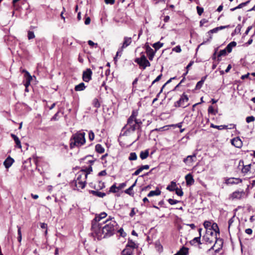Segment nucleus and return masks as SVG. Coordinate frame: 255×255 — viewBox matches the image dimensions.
Masks as SVG:
<instances>
[{
	"instance_id": "nucleus-1",
	"label": "nucleus",
	"mask_w": 255,
	"mask_h": 255,
	"mask_svg": "<svg viewBox=\"0 0 255 255\" xmlns=\"http://www.w3.org/2000/svg\"><path fill=\"white\" fill-rule=\"evenodd\" d=\"M105 225L99 227L98 231L92 232V235L94 238H97L98 240H101L103 238H109L114 235L118 230V225L112 218H110L104 222Z\"/></svg>"
},
{
	"instance_id": "nucleus-2",
	"label": "nucleus",
	"mask_w": 255,
	"mask_h": 255,
	"mask_svg": "<svg viewBox=\"0 0 255 255\" xmlns=\"http://www.w3.org/2000/svg\"><path fill=\"white\" fill-rule=\"evenodd\" d=\"M107 216V214L105 212L101 213L99 215H96L95 217L92 221V232H93V231H98V230H99V227L101 226V223H100V221L102 219L106 218Z\"/></svg>"
},
{
	"instance_id": "nucleus-3",
	"label": "nucleus",
	"mask_w": 255,
	"mask_h": 255,
	"mask_svg": "<svg viewBox=\"0 0 255 255\" xmlns=\"http://www.w3.org/2000/svg\"><path fill=\"white\" fill-rule=\"evenodd\" d=\"M126 129L124 135H127L128 133L134 132L137 129V125L135 122V120L128 119L127 124L123 128L122 130Z\"/></svg>"
},
{
	"instance_id": "nucleus-4",
	"label": "nucleus",
	"mask_w": 255,
	"mask_h": 255,
	"mask_svg": "<svg viewBox=\"0 0 255 255\" xmlns=\"http://www.w3.org/2000/svg\"><path fill=\"white\" fill-rule=\"evenodd\" d=\"M217 238V234L212 230H206L205 234L203 236V240L207 244L214 243Z\"/></svg>"
},
{
	"instance_id": "nucleus-5",
	"label": "nucleus",
	"mask_w": 255,
	"mask_h": 255,
	"mask_svg": "<svg viewBox=\"0 0 255 255\" xmlns=\"http://www.w3.org/2000/svg\"><path fill=\"white\" fill-rule=\"evenodd\" d=\"M189 98L185 93H183L180 96L179 99L175 102L174 104V107L176 108L182 107L185 108L189 106L188 103Z\"/></svg>"
},
{
	"instance_id": "nucleus-6",
	"label": "nucleus",
	"mask_w": 255,
	"mask_h": 255,
	"mask_svg": "<svg viewBox=\"0 0 255 255\" xmlns=\"http://www.w3.org/2000/svg\"><path fill=\"white\" fill-rule=\"evenodd\" d=\"M134 62L136 63L139 65V67L143 70H144L147 67L150 66V62L142 53H141L140 57L135 59Z\"/></svg>"
},
{
	"instance_id": "nucleus-7",
	"label": "nucleus",
	"mask_w": 255,
	"mask_h": 255,
	"mask_svg": "<svg viewBox=\"0 0 255 255\" xmlns=\"http://www.w3.org/2000/svg\"><path fill=\"white\" fill-rule=\"evenodd\" d=\"M251 164L245 165L243 160L239 161L238 168L244 176L250 175L251 173Z\"/></svg>"
},
{
	"instance_id": "nucleus-8",
	"label": "nucleus",
	"mask_w": 255,
	"mask_h": 255,
	"mask_svg": "<svg viewBox=\"0 0 255 255\" xmlns=\"http://www.w3.org/2000/svg\"><path fill=\"white\" fill-rule=\"evenodd\" d=\"M245 196V192L244 190L240 191L236 190L233 192L229 196V199L231 200H241Z\"/></svg>"
},
{
	"instance_id": "nucleus-9",
	"label": "nucleus",
	"mask_w": 255,
	"mask_h": 255,
	"mask_svg": "<svg viewBox=\"0 0 255 255\" xmlns=\"http://www.w3.org/2000/svg\"><path fill=\"white\" fill-rule=\"evenodd\" d=\"M80 144V132L78 131L75 134H73L70 139V146L71 148L76 146L78 147Z\"/></svg>"
},
{
	"instance_id": "nucleus-10",
	"label": "nucleus",
	"mask_w": 255,
	"mask_h": 255,
	"mask_svg": "<svg viewBox=\"0 0 255 255\" xmlns=\"http://www.w3.org/2000/svg\"><path fill=\"white\" fill-rule=\"evenodd\" d=\"M214 245L209 249L215 250L216 253H218L222 249L223 245V240L221 238H217L215 241Z\"/></svg>"
},
{
	"instance_id": "nucleus-11",
	"label": "nucleus",
	"mask_w": 255,
	"mask_h": 255,
	"mask_svg": "<svg viewBox=\"0 0 255 255\" xmlns=\"http://www.w3.org/2000/svg\"><path fill=\"white\" fill-rule=\"evenodd\" d=\"M93 72L90 68H87L83 71L82 74V79L85 82H89L92 80Z\"/></svg>"
},
{
	"instance_id": "nucleus-12",
	"label": "nucleus",
	"mask_w": 255,
	"mask_h": 255,
	"mask_svg": "<svg viewBox=\"0 0 255 255\" xmlns=\"http://www.w3.org/2000/svg\"><path fill=\"white\" fill-rule=\"evenodd\" d=\"M196 153H194L191 155H188L186 158H184L183 162L188 166H191L193 163L196 160Z\"/></svg>"
},
{
	"instance_id": "nucleus-13",
	"label": "nucleus",
	"mask_w": 255,
	"mask_h": 255,
	"mask_svg": "<svg viewBox=\"0 0 255 255\" xmlns=\"http://www.w3.org/2000/svg\"><path fill=\"white\" fill-rule=\"evenodd\" d=\"M145 48L149 60L152 61L154 57L156 51H154L148 44L145 45Z\"/></svg>"
},
{
	"instance_id": "nucleus-14",
	"label": "nucleus",
	"mask_w": 255,
	"mask_h": 255,
	"mask_svg": "<svg viewBox=\"0 0 255 255\" xmlns=\"http://www.w3.org/2000/svg\"><path fill=\"white\" fill-rule=\"evenodd\" d=\"M243 182V180L239 178H234L231 177L227 179L226 180V183L227 184H238L239 183H241Z\"/></svg>"
},
{
	"instance_id": "nucleus-15",
	"label": "nucleus",
	"mask_w": 255,
	"mask_h": 255,
	"mask_svg": "<svg viewBox=\"0 0 255 255\" xmlns=\"http://www.w3.org/2000/svg\"><path fill=\"white\" fill-rule=\"evenodd\" d=\"M231 143L233 145L237 148H241L243 145V142L242 140L238 137L232 139L231 140Z\"/></svg>"
},
{
	"instance_id": "nucleus-16",
	"label": "nucleus",
	"mask_w": 255,
	"mask_h": 255,
	"mask_svg": "<svg viewBox=\"0 0 255 255\" xmlns=\"http://www.w3.org/2000/svg\"><path fill=\"white\" fill-rule=\"evenodd\" d=\"M80 184V175H76V179L74 180L73 181L71 182L70 186L73 188V190H78V188L77 186L78 184Z\"/></svg>"
},
{
	"instance_id": "nucleus-17",
	"label": "nucleus",
	"mask_w": 255,
	"mask_h": 255,
	"mask_svg": "<svg viewBox=\"0 0 255 255\" xmlns=\"http://www.w3.org/2000/svg\"><path fill=\"white\" fill-rule=\"evenodd\" d=\"M24 77L25 81L23 82L24 85L27 89L30 84V82L32 80V76L28 72H26V75H24Z\"/></svg>"
},
{
	"instance_id": "nucleus-18",
	"label": "nucleus",
	"mask_w": 255,
	"mask_h": 255,
	"mask_svg": "<svg viewBox=\"0 0 255 255\" xmlns=\"http://www.w3.org/2000/svg\"><path fill=\"white\" fill-rule=\"evenodd\" d=\"M185 180L187 186H190L194 184V179L193 176L190 173L188 174L185 176Z\"/></svg>"
},
{
	"instance_id": "nucleus-19",
	"label": "nucleus",
	"mask_w": 255,
	"mask_h": 255,
	"mask_svg": "<svg viewBox=\"0 0 255 255\" xmlns=\"http://www.w3.org/2000/svg\"><path fill=\"white\" fill-rule=\"evenodd\" d=\"M14 161V160L12 158L8 156L3 162V164L6 168H8L12 165Z\"/></svg>"
},
{
	"instance_id": "nucleus-20",
	"label": "nucleus",
	"mask_w": 255,
	"mask_h": 255,
	"mask_svg": "<svg viewBox=\"0 0 255 255\" xmlns=\"http://www.w3.org/2000/svg\"><path fill=\"white\" fill-rule=\"evenodd\" d=\"M236 213L234 214L233 216L228 221V231L230 234V230L235 227L234 222L235 220Z\"/></svg>"
},
{
	"instance_id": "nucleus-21",
	"label": "nucleus",
	"mask_w": 255,
	"mask_h": 255,
	"mask_svg": "<svg viewBox=\"0 0 255 255\" xmlns=\"http://www.w3.org/2000/svg\"><path fill=\"white\" fill-rule=\"evenodd\" d=\"M132 42L131 37H125L122 48L124 49L129 46Z\"/></svg>"
},
{
	"instance_id": "nucleus-22",
	"label": "nucleus",
	"mask_w": 255,
	"mask_h": 255,
	"mask_svg": "<svg viewBox=\"0 0 255 255\" xmlns=\"http://www.w3.org/2000/svg\"><path fill=\"white\" fill-rule=\"evenodd\" d=\"M126 247L134 250L138 248V245H137L132 240L129 239Z\"/></svg>"
},
{
	"instance_id": "nucleus-23",
	"label": "nucleus",
	"mask_w": 255,
	"mask_h": 255,
	"mask_svg": "<svg viewBox=\"0 0 255 255\" xmlns=\"http://www.w3.org/2000/svg\"><path fill=\"white\" fill-rule=\"evenodd\" d=\"M188 248L182 247L176 254L174 255H187L188 254Z\"/></svg>"
},
{
	"instance_id": "nucleus-24",
	"label": "nucleus",
	"mask_w": 255,
	"mask_h": 255,
	"mask_svg": "<svg viewBox=\"0 0 255 255\" xmlns=\"http://www.w3.org/2000/svg\"><path fill=\"white\" fill-rule=\"evenodd\" d=\"M136 180L134 183L130 186L128 189L125 190V193L131 196H133L134 192L132 191L133 187L135 186L136 183Z\"/></svg>"
},
{
	"instance_id": "nucleus-25",
	"label": "nucleus",
	"mask_w": 255,
	"mask_h": 255,
	"mask_svg": "<svg viewBox=\"0 0 255 255\" xmlns=\"http://www.w3.org/2000/svg\"><path fill=\"white\" fill-rule=\"evenodd\" d=\"M207 75L203 76V77H202L201 80L200 81H199L198 82H197V83L196 85L195 89V90H199L201 88L205 80L207 78Z\"/></svg>"
},
{
	"instance_id": "nucleus-26",
	"label": "nucleus",
	"mask_w": 255,
	"mask_h": 255,
	"mask_svg": "<svg viewBox=\"0 0 255 255\" xmlns=\"http://www.w3.org/2000/svg\"><path fill=\"white\" fill-rule=\"evenodd\" d=\"M11 136L12 137L15 141L16 146L19 148H21V142L18 137L14 134L11 133Z\"/></svg>"
},
{
	"instance_id": "nucleus-27",
	"label": "nucleus",
	"mask_w": 255,
	"mask_h": 255,
	"mask_svg": "<svg viewBox=\"0 0 255 255\" xmlns=\"http://www.w3.org/2000/svg\"><path fill=\"white\" fill-rule=\"evenodd\" d=\"M177 187L176 182L172 181L170 182V184L167 186L166 189L169 191H174Z\"/></svg>"
},
{
	"instance_id": "nucleus-28",
	"label": "nucleus",
	"mask_w": 255,
	"mask_h": 255,
	"mask_svg": "<svg viewBox=\"0 0 255 255\" xmlns=\"http://www.w3.org/2000/svg\"><path fill=\"white\" fill-rule=\"evenodd\" d=\"M134 250L130 248H125L121 253V255H133V252Z\"/></svg>"
},
{
	"instance_id": "nucleus-29",
	"label": "nucleus",
	"mask_w": 255,
	"mask_h": 255,
	"mask_svg": "<svg viewBox=\"0 0 255 255\" xmlns=\"http://www.w3.org/2000/svg\"><path fill=\"white\" fill-rule=\"evenodd\" d=\"M190 244L192 246L201 245V237L199 236L198 237L194 238L193 240L190 241Z\"/></svg>"
},
{
	"instance_id": "nucleus-30",
	"label": "nucleus",
	"mask_w": 255,
	"mask_h": 255,
	"mask_svg": "<svg viewBox=\"0 0 255 255\" xmlns=\"http://www.w3.org/2000/svg\"><path fill=\"white\" fill-rule=\"evenodd\" d=\"M161 194V191L159 190V188H156L155 190L154 191H151L149 192V193L147 194V196L148 197H150L153 196H158L160 195Z\"/></svg>"
},
{
	"instance_id": "nucleus-31",
	"label": "nucleus",
	"mask_w": 255,
	"mask_h": 255,
	"mask_svg": "<svg viewBox=\"0 0 255 255\" xmlns=\"http://www.w3.org/2000/svg\"><path fill=\"white\" fill-rule=\"evenodd\" d=\"M237 43L235 41H232L227 45L225 49L228 53H230L232 50L233 47H235Z\"/></svg>"
},
{
	"instance_id": "nucleus-32",
	"label": "nucleus",
	"mask_w": 255,
	"mask_h": 255,
	"mask_svg": "<svg viewBox=\"0 0 255 255\" xmlns=\"http://www.w3.org/2000/svg\"><path fill=\"white\" fill-rule=\"evenodd\" d=\"M250 2V0H249L245 2H242V3H240V4H239L237 6L231 8L230 10L232 11H233L237 9L241 8L243 7L244 6L247 5L248 3H249Z\"/></svg>"
},
{
	"instance_id": "nucleus-33",
	"label": "nucleus",
	"mask_w": 255,
	"mask_h": 255,
	"mask_svg": "<svg viewBox=\"0 0 255 255\" xmlns=\"http://www.w3.org/2000/svg\"><path fill=\"white\" fill-rule=\"evenodd\" d=\"M149 155L148 149H146L144 151H141L140 153L139 156L142 160L145 159L147 158Z\"/></svg>"
},
{
	"instance_id": "nucleus-34",
	"label": "nucleus",
	"mask_w": 255,
	"mask_h": 255,
	"mask_svg": "<svg viewBox=\"0 0 255 255\" xmlns=\"http://www.w3.org/2000/svg\"><path fill=\"white\" fill-rule=\"evenodd\" d=\"M210 229H212V230L213 231V232H214L215 233H216V234H220L219 228L217 223H213L212 224L211 227Z\"/></svg>"
},
{
	"instance_id": "nucleus-35",
	"label": "nucleus",
	"mask_w": 255,
	"mask_h": 255,
	"mask_svg": "<svg viewBox=\"0 0 255 255\" xmlns=\"http://www.w3.org/2000/svg\"><path fill=\"white\" fill-rule=\"evenodd\" d=\"M210 127L211 128H217V129H218L219 130H221V129H227V128L231 129L232 128L231 127L228 128V126H226V125L216 126V125H214L213 124H211V125H210Z\"/></svg>"
},
{
	"instance_id": "nucleus-36",
	"label": "nucleus",
	"mask_w": 255,
	"mask_h": 255,
	"mask_svg": "<svg viewBox=\"0 0 255 255\" xmlns=\"http://www.w3.org/2000/svg\"><path fill=\"white\" fill-rule=\"evenodd\" d=\"M227 51L226 50V49L220 50V51L217 55V62H219L221 60V59L220 58V57L221 56H226L227 55Z\"/></svg>"
},
{
	"instance_id": "nucleus-37",
	"label": "nucleus",
	"mask_w": 255,
	"mask_h": 255,
	"mask_svg": "<svg viewBox=\"0 0 255 255\" xmlns=\"http://www.w3.org/2000/svg\"><path fill=\"white\" fill-rule=\"evenodd\" d=\"M95 150L96 152L99 153H103L105 151V148L100 144H97L95 146Z\"/></svg>"
},
{
	"instance_id": "nucleus-38",
	"label": "nucleus",
	"mask_w": 255,
	"mask_h": 255,
	"mask_svg": "<svg viewBox=\"0 0 255 255\" xmlns=\"http://www.w3.org/2000/svg\"><path fill=\"white\" fill-rule=\"evenodd\" d=\"M163 45V43L160 42V41H158L152 44V47L155 49V51H156L158 49H159L161 47H162Z\"/></svg>"
},
{
	"instance_id": "nucleus-39",
	"label": "nucleus",
	"mask_w": 255,
	"mask_h": 255,
	"mask_svg": "<svg viewBox=\"0 0 255 255\" xmlns=\"http://www.w3.org/2000/svg\"><path fill=\"white\" fill-rule=\"evenodd\" d=\"M119 190L118 189V187L116 186V183H114L110 188L109 191V193H116L118 192Z\"/></svg>"
},
{
	"instance_id": "nucleus-40",
	"label": "nucleus",
	"mask_w": 255,
	"mask_h": 255,
	"mask_svg": "<svg viewBox=\"0 0 255 255\" xmlns=\"http://www.w3.org/2000/svg\"><path fill=\"white\" fill-rule=\"evenodd\" d=\"M138 116V111L137 110H133L131 113V115L128 118V119H131L135 120L136 119V117Z\"/></svg>"
},
{
	"instance_id": "nucleus-41",
	"label": "nucleus",
	"mask_w": 255,
	"mask_h": 255,
	"mask_svg": "<svg viewBox=\"0 0 255 255\" xmlns=\"http://www.w3.org/2000/svg\"><path fill=\"white\" fill-rule=\"evenodd\" d=\"M17 227V234H18L17 240H18V242L19 243H20L21 242V240H22V234H21V228H20V227H19L18 226Z\"/></svg>"
},
{
	"instance_id": "nucleus-42",
	"label": "nucleus",
	"mask_w": 255,
	"mask_h": 255,
	"mask_svg": "<svg viewBox=\"0 0 255 255\" xmlns=\"http://www.w3.org/2000/svg\"><path fill=\"white\" fill-rule=\"evenodd\" d=\"M81 171L84 172L85 176L86 177L88 174L90 173V172L92 171V167L91 165H90L88 168H87L86 169H81Z\"/></svg>"
},
{
	"instance_id": "nucleus-43",
	"label": "nucleus",
	"mask_w": 255,
	"mask_h": 255,
	"mask_svg": "<svg viewBox=\"0 0 255 255\" xmlns=\"http://www.w3.org/2000/svg\"><path fill=\"white\" fill-rule=\"evenodd\" d=\"M204 228L206 229V230H210V229L211 227L212 223L210 221H205L203 224Z\"/></svg>"
},
{
	"instance_id": "nucleus-44",
	"label": "nucleus",
	"mask_w": 255,
	"mask_h": 255,
	"mask_svg": "<svg viewBox=\"0 0 255 255\" xmlns=\"http://www.w3.org/2000/svg\"><path fill=\"white\" fill-rule=\"evenodd\" d=\"M92 193L94 195H96L99 197L103 198L106 196V193L99 191H93Z\"/></svg>"
},
{
	"instance_id": "nucleus-45",
	"label": "nucleus",
	"mask_w": 255,
	"mask_h": 255,
	"mask_svg": "<svg viewBox=\"0 0 255 255\" xmlns=\"http://www.w3.org/2000/svg\"><path fill=\"white\" fill-rule=\"evenodd\" d=\"M93 105L94 107L96 108H99L101 106V104H100L98 99L97 98H95L93 100Z\"/></svg>"
},
{
	"instance_id": "nucleus-46",
	"label": "nucleus",
	"mask_w": 255,
	"mask_h": 255,
	"mask_svg": "<svg viewBox=\"0 0 255 255\" xmlns=\"http://www.w3.org/2000/svg\"><path fill=\"white\" fill-rule=\"evenodd\" d=\"M137 159V155L135 152H131L129 154L128 159L129 160H135Z\"/></svg>"
},
{
	"instance_id": "nucleus-47",
	"label": "nucleus",
	"mask_w": 255,
	"mask_h": 255,
	"mask_svg": "<svg viewBox=\"0 0 255 255\" xmlns=\"http://www.w3.org/2000/svg\"><path fill=\"white\" fill-rule=\"evenodd\" d=\"M135 122L137 125V130H141V125H142V122L140 119H135Z\"/></svg>"
},
{
	"instance_id": "nucleus-48",
	"label": "nucleus",
	"mask_w": 255,
	"mask_h": 255,
	"mask_svg": "<svg viewBox=\"0 0 255 255\" xmlns=\"http://www.w3.org/2000/svg\"><path fill=\"white\" fill-rule=\"evenodd\" d=\"M85 135V132H81V145L84 144L86 142Z\"/></svg>"
},
{
	"instance_id": "nucleus-49",
	"label": "nucleus",
	"mask_w": 255,
	"mask_h": 255,
	"mask_svg": "<svg viewBox=\"0 0 255 255\" xmlns=\"http://www.w3.org/2000/svg\"><path fill=\"white\" fill-rule=\"evenodd\" d=\"M174 191L178 196H182L183 195V192L181 188L179 189L178 187H177L176 190Z\"/></svg>"
},
{
	"instance_id": "nucleus-50",
	"label": "nucleus",
	"mask_w": 255,
	"mask_h": 255,
	"mask_svg": "<svg viewBox=\"0 0 255 255\" xmlns=\"http://www.w3.org/2000/svg\"><path fill=\"white\" fill-rule=\"evenodd\" d=\"M147 81H148L147 78H146L144 79V83L141 84V88L139 90L140 91H142V92L144 91L145 90L144 88L147 87V85L146 84V82Z\"/></svg>"
},
{
	"instance_id": "nucleus-51",
	"label": "nucleus",
	"mask_w": 255,
	"mask_h": 255,
	"mask_svg": "<svg viewBox=\"0 0 255 255\" xmlns=\"http://www.w3.org/2000/svg\"><path fill=\"white\" fill-rule=\"evenodd\" d=\"M167 201L168 202V203L170 204V205H174V204H176L178 203H179L180 201H178V200H174V199H169L167 200Z\"/></svg>"
},
{
	"instance_id": "nucleus-52",
	"label": "nucleus",
	"mask_w": 255,
	"mask_h": 255,
	"mask_svg": "<svg viewBox=\"0 0 255 255\" xmlns=\"http://www.w3.org/2000/svg\"><path fill=\"white\" fill-rule=\"evenodd\" d=\"M197 13L199 15H201L203 13L204 11V8L202 7H200L199 6H197L196 7Z\"/></svg>"
},
{
	"instance_id": "nucleus-53",
	"label": "nucleus",
	"mask_w": 255,
	"mask_h": 255,
	"mask_svg": "<svg viewBox=\"0 0 255 255\" xmlns=\"http://www.w3.org/2000/svg\"><path fill=\"white\" fill-rule=\"evenodd\" d=\"M175 79H176V77L171 78L169 80H168V81H167V82H166V83H165V84L162 86V88H161V90H160V93H161V92H162L163 89L164 88H165V86H166L167 84L169 83L170 82H171V81H172V80Z\"/></svg>"
},
{
	"instance_id": "nucleus-54",
	"label": "nucleus",
	"mask_w": 255,
	"mask_h": 255,
	"mask_svg": "<svg viewBox=\"0 0 255 255\" xmlns=\"http://www.w3.org/2000/svg\"><path fill=\"white\" fill-rule=\"evenodd\" d=\"M117 232L120 234V236L125 237L126 236V233L124 232L123 228H120L119 230H117Z\"/></svg>"
},
{
	"instance_id": "nucleus-55",
	"label": "nucleus",
	"mask_w": 255,
	"mask_h": 255,
	"mask_svg": "<svg viewBox=\"0 0 255 255\" xmlns=\"http://www.w3.org/2000/svg\"><path fill=\"white\" fill-rule=\"evenodd\" d=\"M27 36H28V39H31L35 37V35L33 31H28Z\"/></svg>"
},
{
	"instance_id": "nucleus-56",
	"label": "nucleus",
	"mask_w": 255,
	"mask_h": 255,
	"mask_svg": "<svg viewBox=\"0 0 255 255\" xmlns=\"http://www.w3.org/2000/svg\"><path fill=\"white\" fill-rule=\"evenodd\" d=\"M241 29H242V26H241V24H238V25L236 26V28H235V30H234V33H240V32H241Z\"/></svg>"
},
{
	"instance_id": "nucleus-57",
	"label": "nucleus",
	"mask_w": 255,
	"mask_h": 255,
	"mask_svg": "<svg viewBox=\"0 0 255 255\" xmlns=\"http://www.w3.org/2000/svg\"><path fill=\"white\" fill-rule=\"evenodd\" d=\"M162 76V74H160L159 75H158L156 78V79L154 81H153V82L151 83V85L150 86H149V87H151V86L152 85H153L155 82H157L159 81L161 79Z\"/></svg>"
},
{
	"instance_id": "nucleus-58",
	"label": "nucleus",
	"mask_w": 255,
	"mask_h": 255,
	"mask_svg": "<svg viewBox=\"0 0 255 255\" xmlns=\"http://www.w3.org/2000/svg\"><path fill=\"white\" fill-rule=\"evenodd\" d=\"M255 120V118L254 116H249L246 118V122L249 123L254 122Z\"/></svg>"
},
{
	"instance_id": "nucleus-59",
	"label": "nucleus",
	"mask_w": 255,
	"mask_h": 255,
	"mask_svg": "<svg viewBox=\"0 0 255 255\" xmlns=\"http://www.w3.org/2000/svg\"><path fill=\"white\" fill-rule=\"evenodd\" d=\"M173 51H175L177 53H180L181 52V48L180 46L177 45L172 49Z\"/></svg>"
},
{
	"instance_id": "nucleus-60",
	"label": "nucleus",
	"mask_w": 255,
	"mask_h": 255,
	"mask_svg": "<svg viewBox=\"0 0 255 255\" xmlns=\"http://www.w3.org/2000/svg\"><path fill=\"white\" fill-rule=\"evenodd\" d=\"M95 138V134L92 131H90L89 132V138L91 141H92L94 140Z\"/></svg>"
},
{
	"instance_id": "nucleus-61",
	"label": "nucleus",
	"mask_w": 255,
	"mask_h": 255,
	"mask_svg": "<svg viewBox=\"0 0 255 255\" xmlns=\"http://www.w3.org/2000/svg\"><path fill=\"white\" fill-rule=\"evenodd\" d=\"M88 44H89L91 47H94V46H95V47H98V43H94L93 41H92V40H89L88 41Z\"/></svg>"
},
{
	"instance_id": "nucleus-62",
	"label": "nucleus",
	"mask_w": 255,
	"mask_h": 255,
	"mask_svg": "<svg viewBox=\"0 0 255 255\" xmlns=\"http://www.w3.org/2000/svg\"><path fill=\"white\" fill-rule=\"evenodd\" d=\"M142 171V169L141 168V166L138 168L133 174V176H136L138 175L141 171Z\"/></svg>"
},
{
	"instance_id": "nucleus-63",
	"label": "nucleus",
	"mask_w": 255,
	"mask_h": 255,
	"mask_svg": "<svg viewBox=\"0 0 255 255\" xmlns=\"http://www.w3.org/2000/svg\"><path fill=\"white\" fill-rule=\"evenodd\" d=\"M208 112L209 114H213L214 115H215V113H214V109L213 107L211 106L209 107Z\"/></svg>"
},
{
	"instance_id": "nucleus-64",
	"label": "nucleus",
	"mask_w": 255,
	"mask_h": 255,
	"mask_svg": "<svg viewBox=\"0 0 255 255\" xmlns=\"http://www.w3.org/2000/svg\"><path fill=\"white\" fill-rule=\"evenodd\" d=\"M127 185V182L121 183L119 184L118 187L119 190H121L123 188H124L125 187H126Z\"/></svg>"
}]
</instances>
